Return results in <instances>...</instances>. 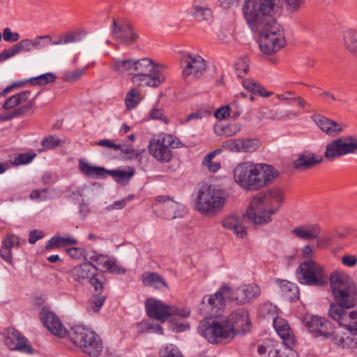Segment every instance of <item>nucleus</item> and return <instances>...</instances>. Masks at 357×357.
Here are the masks:
<instances>
[{
  "label": "nucleus",
  "instance_id": "b1692460",
  "mask_svg": "<svg viewBox=\"0 0 357 357\" xmlns=\"http://www.w3.org/2000/svg\"><path fill=\"white\" fill-rule=\"evenodd\" d=\"M55 79L56 75L54 73H47L26 79L16 80L10 85L6 86L3 89L11 90L16 88H28L31 86H41L54 82Z\"/></svg>",
  "mask_w": 357,
  "mask_h": 357
},
{
  "label": "nucleus",
  "instance_id": "a19ab883",
  "mask_svg": "<svg viewBox=\"0 0 357 357\" xmlns=\"http://www.w3.org/2000/svg\"><path fill=\"white\" fill-rule=\"evenodd\" d=\"M142 100L139 91H129L125 98V104L128 110L137 107Z\"/></svg>",
  "mask_w": 357,
  "mask_h": 357
},
{
  "label": "nucleus",
  "instance_id": "c03bdc74",
  "mask_svg": "<svg viewBox=\"0 0 357 357\" xmlns=\"http://www.w3.org/2000/svg\"><path fill=\"white\" fill-rule=\"evenodd\" d=\"M160 357H183L178 349L173 345L168 344L162 347L160 350Z\"/></svg>",
  "mask_w": 357,
  "mask_h": 357
},
{
  "label": "nucleus",
  "instance_id": "bf43d9fd",
  "mask_svg": "<svg viewBox=\"0 0 357 357\" xmlns=\"http://www.w3.org/2000/svg\"><path fill=\"white\" fill-rule=\"evenodd\" d=\"M289 10L295 12L298 10L304 4L305 0H284Z\"/></svg>",
  "mask_w": 357,
  "mask_h": 357
},
{
  "label": "nucleus",
  "instance_id": "cd10ccee",
  "mask_svg": "<svg viewBox=\"0 0 357 357\" xmlns=\"http://www.w3.org/2000/svg\"><path fill=\"white\" fill-rule=\"evenodd\" d=\"M273 326L284 344L288 348H291L295 344L296 340L287 321L281 317H276L273 320Z\"/></svg>",
  "mask_w": 357,
  "mask_h": 357
},
{
  "label": "nucleus",
  "instance_id": "5fc2aeb1",
  "mask_svg": "<svg viewBox=\"0 0 357 357\" xmlns=\"http://www.w3.org/2000/svg\"><path fill=\"white\" fill-rule=\"evenodd\" d=\"M242 85L245 89H265L259 82L250 78L244 79Z\"/></svg>",
  "mask_w": 357,
  "mask_h": 357
},
{
  "label": "nucleus",
  "instance_id": "a18cd8bd",
  "mask_svg": "<svg viewBox=\"0 0 357 357\" xmlns=\"http://www.w3.org/2000/svg\"><path fill=\"white\" fill-rule=\"evenodd\" d=\"M259 146V142L255 139H242L243 153H251L255 151Z\"/></svg>",
  "mask_w": 357,
  "mask_h": 357
},
{
  "label": "nucleus",
  "instance_id": "13d9d810",
  "mask_svg": "<svg viewBox=\"0 0 357 357\" xmlns=\"http://www.w3.org/2000/svg\"><path fill=\"white\" fill-rule=\"evenodd\" d=\"M149 115L152 119L160 120L166 124L168 123V120L164 116L163 111L161 109L153 108L150 111Z\"/></svg>",
  "mask_w": 357,
  "mask_h": 357
},
{
  "label": "nucleus",
  "instance_id": "c85d7f7f",
  "mask_svg": "<svg viewBox=\"0 0 357 357\" xmlns=\"http://www.w3.org/2000/svg\"><path fill=\"white\" fill-rule=\"evenodd\" d=\"M312 118L317 126L330 136H335L343 130L340 124L323 116L314 115Z\"/></svg>",
  "mask_w": 357,
  "mask_h": 357
},
{
  "label": "nucleus",
  "instance_id": "49530a36",
  "mask_svg": "<svg viewBox=\"0 0 357 357\" xmlns=\"http://www.w3.org/2000/svg\"><path fill=\"white\" fill-rule=\"evenodd\" d=\"M51 43V37L49 35L38 36L32 40L33 50H40L47 47Z\"/></svg>",
  "mask_w": 357,
  "mask_h": 357
},
{
  "label": "nucleus",
  "instance_id": "8fccbe9b",
  "mask_svg": "<svg viewBox=\"0 0 357 357\" xmlns=\"http://www.w3.org/2000/svg\"><path fill=\"white\" fill-rule=\"evenodd\" d=\"M36 154L34 153H20L14 158L13 161H12L11 163L17 166L28 164L32 161V160L36 157Z\"/></svg>",
  "mask_w": 357,
  "mask_h": 357
},
{
  "label": "nucleus",
  "instance_id": "ea45409f",
  "mask_svg": "<svg viewBox=\"0 0 357 357\" xmlns=\"http://www.w3.org/2000/svg\"><path fill=\"white\" fill-rule=\"evenodd\" d=\"M13 56L22 52H31L33 50L32 40L24 39L15 44L10 48Z\"/></svg>",
  "mask_w": 357,
  "mask_h": 357
},
{
  "label": "nucleus",
  "instance_id": "6ab92c4d",
  "mask_svg": "<svg viewBox=\"0 0 357 357\" xmlns=\"http://www.w3.org/2000/svg\"><path fill=\"white\" fill-rule=\"evenodd\" d=\"M229 299L238 303L250 302L257 298L261 292L260 287L255 284H244L234 289L229 287Z\"/></svg>",
  "mask_w": 357,
  "mask_h": 357
},
{
  "label": "nucleus",
  "instance_id": "58836bf2",
  "mask_svg": "<svg viewBox=\"0 0 357 357\" xmlns=\"http://www.w3.org/2000/svg\"><path fill=\"white\" fill-rule=\"evenodd\" d=\"M240 130L241 126L237 123L227 126L218 125L215 127V132L218 135H224L227 137L234 135Z\"/></svg>",
  "mask_w": 357,
  "mask_h": 357
},
{
  "label": "nucleus",
  "instance_id": "f3484780",
  "mask_svg": "<svg viewBox=\"0 0 357 357\" xmlns=\"http://www.w3.org/2000/svg\"><path fill=\"white\" fill-rule=\"evenodd\" d=\"M40 319L44 326L54 335L63 337L67 334V330L54 312L47 307H43L40 313Z\"/></svg>",
  "mask_w": 357,
  "mask_h": 357
},
{
  "label": "nucleus",
  "instance_id": "39448f33",
  "mask_svg": "<svg viewBox=\"0 0 357 357\" xmlns=\"http://www.w3.org/2000/svg\"><path fill=\"white\" fill-rule=\"evenodd\" d=\"M331 289L336 303L331 305L329 317L332 319L333 307H340L342 312L349 314L346 309L353 307L356 303V288L353 280L345 273L335 271L330 277Z\"/></svg>",
  "mask_w": 357,
  "mask_h": 357
},
{
  "label": "nucleus",
  "instance_id": "dca6fc26",
  "mask_svg": "<svg viewBox=\"0 0 357 357\" xmlns=\"http://www.w3.org/2000/svg\"><path fill=\"white\" fill-rule=\"evenodd\" d=\"M303 324L307 328L309 332L315 337L326 338L333 333L331 322L321 317L307 315L303 319Z\"/></svg>",
  "mask_w": 357,
  "mask_h": 357
},
{
  "label": "nucleus",
  "instance_id": "052dcab7",
  "mask_svg": "<svg viewBox=\"0 0 357 357\" xmlns=\"http://www.w3.org/2000/svg\"><path fill=\"white\" fill-rule=\"evenodd\" d=\"M229 106L221 107L215 112V116L220 120L225 119L229 116Z\"/></svg>",
  "mask_w": 357,
  "mask_h": 357
},
{
  "label": "nucleus",
  "instance_id": "393cba45",
  "mask_svg": "<svg viewBox=\"0 0 357 357\" xmlns=\"http://www.w3.org/2000/svg\"><path fill=\"white\" fill-rule=\"evenodd\" d=\"M245 218V215L232 213L222 220V225L225 229L232 231L237 237L243 238L247 235L244 225Z\"/></svg>",
  "mask_w": 357,
  "mask_h": 357
},
{
  "label": "nucleus",
  "instance_id": "6e6552de",
  "mask_svg": "<svg viewBox=\"0 0 357 357\" xmlns=\"http://www.w3.org/2000/svg\"><path fill=\"white\" fill-rule=\"evenodd\" d=\"M97 271L98 268L91 262H84L73 267L68 273L75 282L83 285L90 283L96 291H101L106 279Z\"/></svg>",
  "mask_w": 357,
  "mask_h": 357
},
{
  "label": "nucleus",
  "instance_id": "e433bc0d",
  "mask_svg": "<svg viewBox=\"0 0 357 357\" xmlns=\"http://www.w3.org/2000/svg\"><path fill=\"white\" fill-rule=\"evenodd\" d=\"M29 91H22L9 98L3 104V107L6 109H12L24 102L29 98Z\"/></svg>",
  "mask_w": 357,
  "mask_h": 357
},
{
  "label": "nucleus",
  "instance_id": "774afa93",
  "mask_svg": "<svg viewBox=\"0 0 357 357\" xmlns=\"http://www.w3.org/2000/svg\"><path fill=\"white\" fill-rule=\"evenodd\" d=\"M70 33L72 35L73 43H77L81 41L86 34V32L84 30H79Z\"/></svg>",
  "mask_w": 357,
  "mask_h": 357
},
{
  "label": "nucleus",
  "instance_id": "20e7f679",
  "mask_svg": "<svg viewBox=\"0 0 357 357\" xmlns=\"http://www.w3.org/2000/svg\"><path fill=\"white\" fill-rule=\"evenodd\" d=\"M279 176L278 171L265 163L241 162L233 170L236 184L245 191L255 192L270 185Z\"/></svg>",
  "mask_w": 357,
  "mask_h": 357
},
{
  "label": "nucleus",
  "instance_id": "0e129e2a",
  "mask_svg": "<svg viewBox=\"0 0 357 357\" xmlns=\"http://www.w3.org/2000/svg\"><path fill=\"white\" fill-rule=\"evenodd\" d=\"M67 252L73 259H80L83 256L84 250L82 248L73 247L67 249Z\"/></svg>",
  "mask_w": 357,
  "mask_h": 357
},
{
  "label": "nucleus",
  "instance_id": "4c0bfd02",
  "mask_svg": "<svg viewBox=\"0 0 357 357\" xmlns=\"http://www.w3.org/2000/svg\"><path fill=\"white\" fill-rule=\"evenodd\" d=\"M77 243L76 239L72 236L61 237L54 236L48 241L46 248L65 247Z\"/></svg>",
  "mask_w": 357,
  "mask_h": 357
},
{
  "label": "nucleus",
  "instance_id": "f704fd0d",
  "mask_svg": "<svg viewBox=\"0 0 357 357\" xmlns=\"http://www.w3.org/2000/svg\"><path fill=\"white\" fill-rule=\"evenodd\" d=\"M331 335H332V342L339 347L349 348L353 347L354 344H356V342H354V338L347 333L336 331H333Z\"/></svg>",
  "mask_w": 357,
  "mask_h": 357
},
{
  "label": "nucleus",
  "instance_id": "412c9836",
  "mask_svg": "<svg viewBox=\"0 0 357 357\" xmlns=\"http://www.w3.org/2000/svg\"><path fill=\"white\" fill-rule=\"evenodd\" d=\"M156 202L161 204L164 216L166 219L173 220L183 217L186 213L185 207L181 203L175 202L165 196H158Z\"/></svg>",
  "mask_w": 357,
  "mask_h": 357
},
{
  "label": "nucleus",
  "instance_id": "de8ad7c7",
  "mask_svg": "<svg viewBox=\"0 0 357 357\" xmlns=\"http://www.w3.org/2000/svg\"><path fill=\"white\" fill-rule=\"evenodd\" d=\"M21 244L20 237L11 234L6 236L2 241V245L11 250L13 248H18Z\"/></svg>",
  "mask_w": 357,
  "mask_h": 357
},
{
  "label": "nucleus",
  "instance_id": "c9c22d12",
  "mask_svg": "<svg viewBox=\"0 0 357 357\" xmlns=\"http://www.w3.org/2000/svg\"><path fill=\"white\" fill-rule=\"evenodd\" d=\"M280 287L284 296L291 301H295L299 298L298 287L292 282L287 280H282Z\"/></svg>",
  "mask_w": 357,
  "mask_h": 357
},
{
  "label": "nucleus",
  "instance_id": "f03ea898",
  "mask_svg": "<svg viewBox=\"0 0 357 357\" xmlns=\"http://www.w3.org/2000/svg\"><path fill=\"white\" fill-rule=\"evenodd\" d=\"M251 325L248 311L238 309L222 319L209 318L200 321L198 333L210 343L233 338L236 334H245Z\"/></svg>",
  "mask_w": 357,
  "mask_h": 357
},
{
  "label": "nucleus",
  "instance_id": "69168bd1",
  "mask_svg": "<svg viewBox=\"0 0 357 357\" xmlns=\"http://www.w3.org/2000/svg\"><path fill=\"white\" fill-rule=\"evenodd\" d=\"M0 256L6 262L11 263L12 261V252L8 248L2 245L0 249Z\"/></svg>",
  "mask_w": 357,
  "mask_h": 357
},
{
  "label": "nucleus",
  "instance_id": "4be33fe9",
  "mask_svg": "<svg viewBox=\"0 0 357 357\" xmlns=\"http://www.w3.org/2000/svg\"><path fill=\"white\" fill-rule=\"evenodd\" d=\"M332 319L337 321L340 326H344L348 331L357 334V310H354L349 314H345L340 307H333L331 310Z\"/></svg>",
  "mask_w": 357,
  "mask_h": 357
},
{
  "label": "nucleus",
  "instance_id": "6e6d98bb",
  "mask_svg": "<svg viewBox=\"0 0 357 357\" xmlns=\"http://www.w3.org/2000/svg\"><path fill=\"white\" fill-rule=\"evenodd\" d=\"M3 38L7 42H17L20 39V34L17 32H11L10 29L6 27L3 31Z\"/></svg>",
  "mask_w": 357,
  "mask_h": 357
},
{
  "label": "nucleus",
  "instance_id": "603ef678",
  "mask_svg": "<svg viewBox=\"0 0 357 357\" xmlns=\"http://www.w3.org/2000/svg\"><path fill=\"white\" fill-rule=\"evenodd\" d=\"M105 301V296L101 294H95L92 296L90 300V307L94 311L98 312L103 305Z\"/></svg>",
  "mask_w": 357,
  "mask_h": 357
},
{
  "label": "nucleus",
  "instance_id": "9b49d317",
  "mask_svg": "<svg viewBox=\"0 0 357 357\" xmlns=\"http://www.w3.org/2000/svg\"><path fill=\"white\" fill-rule=\"evenodd\" d=\"M178 139L169 134H162L149 142V151L151 156L161 162H168L172 158V152L170 149H176L180 146Z\"/></svg>",
  "mask_w": 357,
  "mask_h": 357
},
{
  "label": "nucleus",
  "instance_id": "a211bd4d",
  "mask_svg": "<svg viewBox=\"0 0 357 357\" xmlns=\"http://www.w3.org/2000/svg\"><path fill=\"white\" fill-rule=\"evenodd\" d=\"M229 287L222 286L213 295L206 296L203 299L205 302L207 298V306L208 312L215 317H219L225 307V298L229 299Z\"/></svg>",
  "mask_w": 357,
  "mask_h": 357
},
{
  "label": "nucleus",
  "instance_id": "37998d69",
  "mask_svg": "<svg viewBox=\"0 0 357 357\" xmlns=\"http://www.w3.org/2000/svg\"><path fill=\"white\" fill-rule=\"evenodd\" d=\"M242 139H229L222 142V147L232 152H241Z\"/></svg>",
  "mask_w": 357,
  "mask_h": 357
},
{
  "label": "nucleus",
  "instance_id": "4468645a",
  "mask_svg": "<svg viewBox=\"0 0 357 357\" xmlns=\"http://www.w3.org/2000/svg\"><path fill=\"white\" fill-rule=\"evenodd\" d=\"M275 213V209L264 204L261 199L254 197L247 209L245 216L254 225H264L271 222V216Z\"/></svg>",
  "mask_w": 357,
  "mask_h": 357
},
{
  "label": "nucleus",
  "instance_id": "680f3d73",
  "mask_svg": "<svg viewBox=\"0 0 357 357\" xmlns=\"http://www.w3.org/2000/svg\"><path fill=\"white\" fill-rule=\"evenodd\" d=\"M44 236L43 232L34 229L30 231L29 242L30 244H34L37 241L41 239Z\"/></svg>",
  "mask_w": 357,
  "mask_h": 357
},
{
  "label": "nucleus",
  "instance_id": "bb28decb",
  "mask_svg": "<svg viewBox=\"0 0 357 357\" xmlns=\"http://www.w3.org/2000/svg\"><path fill=\"white\" fill-rule=\"evenodd\" d=\"M91 259L96 262L98 266L104 268V271L117 275L125 274L126 272V268L118 263L117 260L114 257H109L102 255H95L91 257Z\"/></svg>",
  "mask_w": 357,
  "mask_h": 357
},
{
  "label": "nucleus",
  "instance_id": "f8f14e48",
  "mask_svg": "<svg viewBox=\"0 0 357 357\" xmlns=\"http://www.w3.org/2000/svg\"><path fill=\"white\" fill-rule=\"evenodd\" d=\"M181 76L186 83L199 79L206 72V61L198 54H189L181 61Z\"/></svg>",
  "mask_w": 357,
  "mask_h": 357
},
{
  "label": "nucleus",
  "instance_id": "5701e85b",
  "mask_svg": "<svg viewBox=\"0 0 357 357\" xmlns=\"http://www.w3.org/2000/svg\"><path fill=\"white\" fill-rule=\"evenodd\" d=\"M145 305L147 314L150 317L164 322L171 317V306L165 305L160 301L148 298Z\"/></svg>",
  "mask_w": 357,
  "mask_h": 357
},
{
  "label": "nucleus",
  "instance_id": "1a4fd4ad",
  "mask_svg": "<svg viewBox=\"0 0 357 357\" xmlns=\"http://www.w3.org/2000/svg\"><path fill=\"white\" fill-rule=\"evenodd\" d=\"M296 278L302 284L317 287L327 284L328 280L324 268L311 259L299 265L296 270Z\"/></svg>",
  "mask_w": 357,
  "mask_h": 357
},
{
  "label": "nucleus",
  "instance_id": "79ce46f5",
  "mask_svg": "<svg viewBox=\"0 0 357 357\" xmlns=\"http://www.w3.org/2000/svg\"><path fill=\"white\" fill-rule=\"evenodd\" d=\"M215 155L216 151L210 152L204 157L202 162L211 172L213 173L218 172L220 168V162L212 161Z\"/></svg>",
  "mask_w": 357,
  "mask_h": 357
},
{
  "label": "nucleus",
  "instance_id": "a878e982",
  "mask_svg": "<svg viewBox=\"0 0 357 357\" xmlns=\"http://www.w3.org/2000/svg\"><path fill=\"white\" fill-rule=\"evenodd\" d=\"M255 197L257 199H261V201L270 208L275 209V212L278 211L284 199V192L278 187L271 188Z\"/></svg>",
  "mask_w": 357,
  "mask_h": 357
},
{
  "label": "nucleus",
  "instance_id": "2eb2a0df",
  "mask_svg": "<svg viewBox=\"0 0 357 357\" xmlns=\"http://www.w3.org/2000/svg\"><path fill=\"white\" fill-rule=\"evenodd\" d=\"M111 35L115 40L129 46L135 43L138 34L134 29L132 24L126 20H112Z\"/></svg>",
  "mask_w": 357,
  "mask_h": 357
},
{
  "label": "nucleus",
  "instance_id": "e2e57ef3",
  "mask_svg": "<svg viewBox=\"0 0 357 357\" xmlns=\"http://www.w3.org/2000/svg\"><path fill=\"white\" fill-rule=\"evenodd\" d=\"M96 145L100 146H105L109 149H113L114 150H117V149L121 148L120 144H114L112 140L109 139H102L95 143Z\"/></svg>",
  "mask_w": 357,
  "mask_h": 357
},
{
  "label": "nucleus",
  "instance_id": "3c124183",
  "mask_svg": "<svg viewBox=\"0 0 357 357\" xmlns=\"http://www.w3.org/2000/svg\"><path fill=\"white\" fill-rule=\"evenodd\" d=\"M61 140L58 137L50 135L42 140L41 146L43 150H47L59 146Z\"/></svg>",
  "mask_w": 357,
  "mask_h": 357
},
{
  "label": "nucleus",
  "instance_id": "7c9ffc66",
  "mask_svg": "<svg viewBox=\"0 0 357 357\" xmlns=\"http://www.w3.org/2000/svg\"><path fill=\"white\" fill-rule=\"evenodd\" d=\"M321 227L318 225H304L295 227L292 233L298 238L304 240H314L321 234Z\"/></svg>",
  "mask_w": 357,
  "mask_h": 357
},
{
  "label": "nucleus",
  "instance_id": "f257e3e1",
  "mask_svg": "<svg viewBox=\"0 0 357 357\" xmlns=\"http://www.w3.org/2000/svg\"><path fill=\"white\" fill-rule=\"evenodd\" d=\"M276 0H245L243 13L252 31L259 33L260 50L271 54L285 43L284 30L274 17Z\"/></svg>",
  "mask_w": 357,
  "mask_h": 357
},
{
  "label": "nucleus",
  "instance_id": "c756f323",
  "mask_svg": "<svg viewBox=\"0 0 357 357\" xmlns=\"http://www.w3.org/2000/svg\"><path fill=\"white\" fill-rule=\"evenodd\" d=\"M191 14L195 20L199 22L209 21L213 16L207 0H194Z\"/></svg>",
  "mask_w": 357,
  "mask_h": 357
},
{
  "label": "nucleus",
  "instance_id": "4d7b16f0",
  "mask_svg": "<svg viewBox=\"0 0 357 357\" xmlns=\"http://www.w3.org/2000/svg\"><path fill=\"white\" fill-rule=\"evenodd\" d=\"M171 316L176 315L181 318H186L190 314V310L188 307L171 306Z\"/></svg>",
  "mask_w": 357,
  "mask_h": 357
},
{
  "label": "nucleus",
  "instance_id": "423d86ee",
  "mask_svg": "<svg viewBox=\"0 0 357 357\" xmlns=\"http://www.w3.org/2000/svg\"><path fill=\"white\" fill-rule=\"evenodd\" d=\"M226 202L224 190L213 185H203L195 199V208L201 213L213 216L220 213Z\"/></svg>",
  "mask_w": 357,
  "mask_h": 357
},
{
  "label": "nucleus",
  "instance_id": "09e8293b",
  "mask_svg": "<svg viewBox=\"0 0 357 357\" xmlns=\"http://www.w3.org/2000/svg\"><path fill=\"white\" fill-rule=\"evenodd\" d=\"M85 73V68L77 69L74 71H66L63 73L62 79L63 81L74 82L78 80Z\"/></svg>",
  "mask_w": 357,
  "mask_h": 357
},
{
  "label": "nucleus",
  "instance_id": "0eeeda50",
  "mask_svg": "<svg viewBox=\"0 0 357 357\" xmlns=\"http://www.w3.org/2000/svg\"><path fill=\"white\" fill-rule=\"evenodd\" d=\"M70 340L81 350L92 357L100 356L103 344L99 335L82 326H75L68 332Z\"/></svg>",
  "mask_w": 357,
  "mask_h": 357
},
{
  "label": "nucleus",
  "instance_id": "338daca9",
  "mask_svg": "<svg viewBox=\"0 0 357 357\" xmlns=\"http://www.w3.org/2000/svg\"><path fill=\"white\" fill-rule=\"evenodd\" d=\"M342 262L347 266L352 267L357 263V257L354 255H345L342 258Z\"/></svg>",
  "mask_w": 357,
  "mask_h": 357
},
{
  "label": "nucleus",
  "instance_id": "aec40b11",
  "mask_svg": "<svg viewBox=\"0 0 357 357\" xmlns=\"http://www.w3.org/2000/svg\"><path fill=\"white\" fill-rule=\"evenodd\" d=\"M5 344L10 350H17L26 354H31L33 351L28 340L14 328L7 330Z\"/></svg>",
  "mask_w": 357,
  "mask_h": 357
},
{
  "label": "nucleus",
  "instance_id": "864d4df0",
  "mask_svg": "<svg viewBox=\"0 0 357 357\" xmlns=\"http://www.w3.org/2000/svg\"><path fill=\"white\" fill-rule=\"evenodd\" d=\"M248 95V98L250 101H255L257 97H265L268 98L272 96L273 92L271 91H246Z\"/></svg>",
  "mask_w": 357,
  "mask_h": 357
},
{
  "label": "nucleus",
  "instance_id": "7ed1b4c3",
  "mask_svg": "<svg viewBox=\"0 0 357 357\" xmlns=\"http://www.w3.org/2000/svg\"><path fill=\"white\" fill-rule=\"evenodd\" d=\"M156 66L149 58H114L111 68L116 73L128 75L134 87L156 88L165 80V76L155 69Z\"/></svg>",
  "mask_w": 357,
  "mask_h": 357
},
{
  "label": "nucleus",
  "instance_id": "9d476101",
  "mask_svg": "<svg viewBox=\"0 0 357 357\" xmlns=\"http://www.w3.org/2000/svg\"><path fill=\"white\" fill-rule=\"evenodd\" d=\"M79 169L81 172L88 178L93 179L105 178L107 174L112 176L117 183L126 185L134 175L135 170L132 167L128 169H112L107 170L102 167L90 165L88 162L80 160L79 161Z\"/></svg>",
  "mask_w": 357,
  "mask_h": 357
},
{
  "label": "nucleus",
  "instance_id": "473e14b6",
  "mask_svg": "<svg viewBox=\"0 0 357 357\" xmlns=\"http://www.w3.org/2000/svg\"><path fill=\"white\" fill-rule=\"evenodd\" d=\"M142 280L144 285L152 287L157 289L167 287V283L162 276L155 272H145L142 275Z\"/></svg>",
  "mask_w": 357,
  "mask_h": 357
},
{
  "label": "nucleus",
  "instance_id": "ddd939ff",
  "mask_svg": "<svg viewBox=\"0 0 357 357\" xmlns=\"http://www.w3.org/2000/svg\"><path fill=\"white\" fill-rule=\"evenodd\" d=\"M357 144L355 137L349 135L332 140L326 146L324 156L328 160L340 158L343 155L356 153Z\"/></svg>",
  "mask_w": 357,
  "mask_h": 357
},
{
  "label": "nucleus",
  "instance_id": "72a5a7b5",
  "mask_svg": "<svg viewBox=\"0 0 357 357\" xmlns=\"http://www.w3.org/2000/svg\"><path fill=\"white\" fill-rule=\"evenodd\" d=\"M343 43L348 51L357 55V31L346 30L343 33Z\"/></svg>",
  "mask_w": 357,
  "mask_h": 357
},
{
  "label": "nucleus",
  "instance_id": "2f4dec72",
  "mask_svg": "<svg viewBox=\"0 0 357 357\" xmlns=\"http://www.w3.org/2000/svg\"><path fill=\"white\" fill-rule=\"evenodd\" d=\"M321 157H315L310 151H305L298 155L296 160L294 161V167L296 169L303 170L321 162Z\"/></svg>",
  "mask_w": 357,
  "mask_h": 357
}]
</instances>
